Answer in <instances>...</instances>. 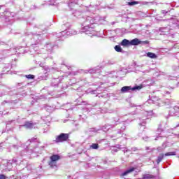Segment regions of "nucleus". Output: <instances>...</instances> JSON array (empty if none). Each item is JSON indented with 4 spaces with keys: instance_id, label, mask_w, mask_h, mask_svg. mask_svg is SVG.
I'll use <instances>...</instances> for the list:
<instances>
[{
    "instance_id": "nucleus-23",
    "label": "nucleus",
    "mask_w": 179,
    "mask_h": 179,
    "mask_svg": "<svg viewBox=\"0 0 179 179\" xmlns=\"http://www.w3.org/2000/svg\"><path fill=\"white\" fill-rule=\"evenodd\" d=\"M139 44H142V41L137 38L130 41V45H139Z\"/></svg>"
},
{
    "instance_id": "nucleus-52",
    "label": "nucleus",
    "mask_w": 179,
    "mask_h": 179,
    "mask_svg": "<svg viewBox=\"0 0 179 179\" xmlns=\"http://www.w3.org/2000/svg\"><path fill=\"white\" fill-rule=\"evenodd\" d=\"M162 15H166V13H169V11H167L166 10H162Z\"/></svg>"
},
{
    "instance_id": "nucleus-53",
    "label": "nucleus",
    "mask_w": 179,
    "mask_h": 179,
    "mask_svg": "<svg viewBox=\"0 0 179 179\" xmlns=\"http://www.w3.org/2000/svg\"><path fill=\"white\" fill-rule=\"evenodd\" d=\"M6 103H10L9 101H3L2 103H1V106H5V104H6Z\"/></svg>"
},
{
    "instance_id": "nucleus-57",
    "label": "nucleus",
    "mask_w": 179,
    "mask_h": 179,
    "mask_svg": "<svg viewBox=\"0 0 179 179\" xmlns=\"http://www.w3.org/2000/svg\"><path fill=\"white\" fill-rule=\"evenodd\" d=\"M12 122H15V120L8 121L7 122V125H10V124H12Z\"/></svg>"
},
{
    "instance_id": "nucleus-54",
    "label": "nucleus",
    "mask_w": 179,
    "mask_h": 179,
    "mask_svg": "<svg viewBox=\"0 0 179 179\" xmlns=\"http://www.w3.org/2000/svg\"><path fill=\"white\" fill-rule=\"evenodd\" d=\"M173 48H178L179 50V43L175 44Z\"/></svg>"
},
{
    "instance_id": "nucleus-36",
    "label": "nucleus",
    "mask_w": 179,
    "mask_h": 179,
    "mask_svg": "<svg viewBox=\"0 0 179 179\" xmlns=\"http://www.w3.org/2000/svg\"><path fill=\"white\" fill-rule=\"evenodd\" d=\"M115 51H117V52H122V54H124V50H122V48H121V46L118 45L115 46Z\"/></svg>"
},
{
    "instance_id": "nucleus-2",
    "label": "nucleus",
    "mask_w": 179,
    "mask_h": 179,
    "mask_svg": "<svg viewBox=\"0 0 179 179\" xmlns=\"http://www.w3.org/2000/svg\"><path fill=\"white\" fill-rule=\"evenodd\" d=\"M28 155L33 153H41L44 150V146L38 147V138L34 137L26 142Z\"/></svg>"
},
{
    "instance_id": "nucleus-55",
    "label": "nucleus",
    "mask_w": 179,
    "mask_h": 179,
    "mask_svg": "<svg viewBox=\"0 0 179 179\" xmlns=\"http://www.w3.org/2000/svg\"><path fill=\"white\" fill-rule=\"evenodd\" d=\"M23 85V83H18L17 84V87H20V86H22Z\"/></svg>"
},
{
    "instance_id": "nucleus-56",
    "label": "nucleus",
    "mask_w": 179,
    "mask_h": 179,
    "mask_svg": "<svg viewBox=\"0 0 179 179\" xmlns=\"http://www.w3.org/2000/svg\"><path fill=\"white\" fill-rule=\"evenodd\" d=\"M148 103H152L153 104H156V102H155L152 99H149L148 100Z\"/></svg>"
},
{
    "instance_id": "nucleus-14",
    "label": "nucleus",
    "mask_w": 179,
    "mask_h": 179,
    "mask_svg": "<svg viewBox=\"0 0 179 179\" xmlns=\"http://www.w3.org/2000/svg\"><path fill=\"white\" fill-rule=\"evenodd\" d=\"M37 124L36 123H33L31 122H25L22 125H20V127H23L24 128H26V129H33L36 128Z\"/></svg>"
},
{
    "instance_id": "nucleus-37",
    "label": "nucleus",
    "mask_w": 179,
    "mask_h": 179,
    "mask_svg": "<svg viewBox=\"0 0 179 179\" xmlns=\"http://www.w3.org/2000/svg\"><path fill=\"white\" fill-rule=\"evenodd\" d=\"M173 90V88L170 90V91H165L164 94V97H171V91Z\"/></svg>"
},
{
    "instance_id": "nucleus-40",
    "label": "nucleus",
    "mask_w": 179,
    "mask_h": 179,
    "mask_svg": "<svg viewBox=\"0 0 179 179\" xmlns=\"http://www.w3.org/2000/svg\"><path fill=\"white\" fill-rule=\"evenodd\" d=\"M20 145H22V143L18 141L17 144L13 145L12 148H13V149H19V146H20Z\"/></svg>"
},
{
    "instance_id": "nucleus-41",
    "label": "nucleus",
    "mask_w": 179,
    "mask_h": 179,
    "mask_svg": "<svg viewBox=\"0 0 179 179\" xmlns=\"http://www.w3.org/2000/svg\"><path fill=\"white\" fill-rule=\"evenodd\" d=\"M24 76L27 78V79H34V78H36L33 74L24 75Z\"/></svg>"
},
{
    "instance_id": "nucleus-5",
    "label": "nucleus",
    "mask_w": 179,
    "mask_h": 179,
    "mask_svg": "<svg viewBox=\"0 0 179 179\" xmlns=\"http://www.w3.org/2000/svg\"><path fill=\"white\" fill-rule=\"evenodd\" d=\"M143 85H135L134 87L131 86H124L121 88L120 92L122 93H129V92H136V90H141L143 89Z\"/></svg>"
},
{
    "instance_id": "nucleus-3",
    "label": "nucleus",
    "mask_w": 179,
    "mask_h": 179,
    "mask_svg": "<svg viewBox=\"0 0 179 179\" xmlns=\"http://www.w3.org/2000/svg\"><path fill=\"white\" fill-rule=\"evenodd\" d=\"M161 22H166V23H167L168 24L166 27L159 28V31H161V33H164V34H167L166 33H170V30L178 29L179 20L176 18L161 20Z\"/></svg>"
},
{
    "instance_id": "nucleus-31",
    "label": "nucleus",
    "mask_w": 179,
    "mask_h": 179,
    "mask_svg": "<svg viewBox=\"0 0 179 179\" xmlns=\"http://www.w3.org/2000/svg\"><path fill=\"white\" fill-rule=\"evenodd\" d=\"M81 100H82L81 98H79L76 100V102L78 104V106H87V101H81Z\"/></svg>"
},
{
    "instance_id": "nucleus-9",
    "label": "nucleus",
    "mask_w": 179,
    "mask_h": 179,
    "mask_svg": "<svg viewBox=\"0 0 179 179\" xmlns=\"http://www.w3.org/2000/svg\"><path fill=\"white\" fill-rule=\"evenodd\" d=\"M67 139H69V134L62 133L59 136H56V139L54 141L56 143H59L61 142H66Z\"/></svg>"
},
{
    "instance_id": "nucleus-18",
    "label": "nucleus",
    "mask_w": 179,
    "mask_h": 179,
    "mask_svg": "<svg viewBox=\"0 0 179 179\" xmlns=\"http://www.w3.org/2000/svg\"><path fill=\"white\" fill-rule=\"evenodd\" d=\"M141 131H145L146 128V119H140V122L138 123Z\"/></svg>"
},
{
    "instance_id": "nucleus-25",
    "label": "nucleus",
    "mask_w": 179,
    "mask_h": 179,
    "mask_svg": "<svg viewBox=\"0 0 179 179\" xmlns=\"http://www.w3.org/2000/svg\"><path fill=\"white\" fill-rule=\"evenodd\" d=\"M5 170H8V171H10V170H12V162H10V161L9 162H6L3 164Z\"/></svg>"
},
{
    "instance_id": "nucleus-28",
    "label": "nucleus",
    "mask_w": 179,
    "mask_h": 179,
    "mask_svg": "<svg viewBox=\"0 0 179 179\" xmlns=\"http://www.w3.org/2000/svg\"><path fill=\"white\" fill-rule=\"evenodd\" d=\"M156 178V176L152 174L145 173L143 175L142 179H155Z\"/></svg>"
},
{
    "instance_id": "nucleus-63",
    "label": "nucleus",
    "mask_w": 179,
    "mask_h": 179,
    "mask_svg": "<svg viewBox=\"0 0 179 179\" xmlns=\"http://www.w3.org/2000/svg\"><path fill=\"white\" fill-rule=\"evenodd\" d=\"M38 29H40L41 30H43V28H41V27H38Z\"/></svg>"
},
{
    "instance_id": "nucleus-58",
    "label": "nucleus",
    "mask_w": 179,
    "mask_h": 179,
    "mask_svg": "<svg viewBox=\"0 0 179 179\" xmlns=\"http://www.w3.org/2000/svg\"><path fill=\"white\" fill-rule=\"evenodd\" d=\"M113 8H114V5H111V6L110 7V6H107V8L108 9H113Z\"/></svg>"
},
{
    "instance_id": "nucleus-19",
    "label": "nucleus",
    "mask_w": 179,
    "mask_h": 179,
    "mask_svg": "<svg viewBox=\"0 0 179 179\" xmlns=\"http://www.w3.org/2000/svg\"><path fill=\"white\" fill-rule=\"evenodd\" d=\"M38 44H31L30 47V51L31 52H36V54H39L40 52H38L39 48Z\"/></svg>"
},
{
    "instance_id": "nucleus-48",
    "label": "nucleus",
    "mask_w": 179,
    "mask_h": 179,
    "mask_svg": "<svg viewBox=\"0 0 179 179\" xmlns=\"http://www.w3.org/2000/svg\"><path fill=\"white\" fill-rule=\"evenodd\" d=\"M145 150H148L149 152V153H150V152H153L154 150H155V148H150V147H146Z\"/></svg>"
},
{
    "instance_id": "nucleus-61",
    "label": "nucleus",
    "mask_w": 179,
    "mask_h": 179,
    "mask_svg": "<svg viewBox=\"0 0 179 179\" xmlns=\"http://www.w3.org/2000/svg\"><path fill=\"white\" fill-rule=\"evenodd\" d=\"M3 143H0V149L2 148V146H3Z\"/></svg>"
},
{
    "instance_id": "nucleus-1",
    "label": "nucleus",
    "mask_w": 179,
    "mask_h": 179,
    "mask_svg": "<svg viewBox=\"0 0 179 179\" xmlns=\"http://www.w3.org/2000/svg\"><path fill=\"white\" fill-rule=\"evenodd\" d=\"M81 22V33H85L87 36L93 37L96 35V31L93 24H102L103 22H106V17L96 15L95 17L86 16L80 19Z\"/></svg>"
},
{
    "instance_id": "nucleus-46",
    "label": "nucleus",
    "mask_w": 179,
    "mask_h": 179,
    "mask_svg": "<svg viewBox=\"0 0 179 179\" xmlns=\"http://www.w3.org/2000/svg\"><path fill=\"white\" fill-rule=\"evenodd\" d=\"M122 150L124 153H127V152H131V150L128 149L127 147L124 146Z\"/></svg>"
},
{
    "instance_id": "nucleus-22",
    "label": "nucleus",
    "mask_w": 179,
    "mask_h": 179,
    "mask_svg": "<svg viewBox=\"0 0 179 179\" xmlns=\"http://www.w3.org/2000/svg\"><path fill=\"white\" fill-rule=\"evenodd\" d=\"M132 171H135V168L132 167L124 171L123 173L120 174V177H125V176H128V174L132 173Z\"/></svg>"
},
{
    "instance_id": "nucleus-47",
    "label": "nucleus",
    "mask_w": 179,
    "mask_h": 179,
    "mask_svg": "<svg viewBox=\"0 0 179 179\" xmlns=\"http://www.w3.org/2000/svg\"><path fill=\"white\" fill-rule=\"evenodd\" d=\"M130 152H138L139 150V149H138V148L136 147H134L131 148V149H129Z\"/></svg>"
},
{
    "instance_id": "nucleus-10",
    "label": "nucleus",
    "mask_w": 179,
    "mask_h": 179,
    "mask_svg": "<svg viewBox=\"0 0 179 179\" xmlns=\"http://www.w3.org/2000/svg\"><path fill=\"white\" fill-rule=\"evenodd\" d=\"M16 52L15 48H10V50H4L1 53L0 55L1 56V58L5 59L8 58V57L10 55H13Z\"/></svg>"
},
{
    "instance_id": "nucleus-39",
    "label": "nucleus",
    "mask_w": 179,
    "mask_h": 179,
    "mask_svg": "<svg viewBox=\"0 0 179 179\" xmlns=\"http://www.w3.org/2000/svg\"><path fill=\"white\" fill-rule=\"evenodd\" d=\"M99 131H100V128H96V127H93V128H90L89 129V132H94V134H96V132H99Z\"/></svg>"
},
{
    "instance_id": "nucleus-21",
    "label": "nucleus",
    "mask_w": 179,
    "mask_h": 179,
    "mask_svg": "<svg viewBox=\"0 0 179 179\" xmlns=\"http://www.w3.org/2000/svg\"><path fill=\"white\" fill-rule=\"evenodd\" d=\"M113 127V125L111 124H105L103 126L99 127V131H103V132H107L110 128Z\"/></svg>"
},
{
    "instance_id": "nucleus-30",
    "label": "nucleus",
    "mask_w": 179,
    "mask_h": 179,
    "mask_svg": "<svg viewBox=\"0 0 179 179\" xmlns=\"http://www.w3.org/2000/svg\"><path fill=\"white\" fill-rule=\"evenodd\" d=\"M146 57H148V58H151L152 59L157 58V55L156 54L150 52L146 53Z\"/></svg>"
},
{
    "instance_id": "nucleus-7",
    "label": "nucleus",
    "mask_w": 179,
    "mask_h": 179,
    "mask_svg": "<svg viewBox=\"0 0 179 179\" xmlns=\"http://www.w3.org/2000/svg\"><path fill=\"white\" fill-rule=\"evenodd\" d=\"M31 34L32 37L31 39V44H41V41H43V35L33 33H31Z\"/></svg>"
},
{
    "instance_id": "nucleus-51",
    "label": "nucleus",
    "mask_w": 179,
    "mask_h": 179,
    "mask_svg": "<svg viewBox=\"0 0 179 179\" xmlns=\"http://www.w3.org/2000/svg\"><path fill=\"white\" fill-rule=\"evenodd\" d=\"M48 5H55V0L49 1Z\"/></svg>"
},
{
    "instance_id": "nucleus-42",
    "label": "nucleus",
    "mask_w": 179,
    "mask_h": 179,
    "mask_svg": "<svg viewBox=\"0 0 179 179\" xmlns=\"http://www.w3.org/2000/svg\"><path fill=\"white\" fill-rule=\"evenodd\" d=\"M113 122L115 125H118L120 124V117H114Z\"/></svg>"
},
{
    "instance_id": "nucleus-13",
    "label": "nucleus",
    "mask_w": 179,
    "mask_h": 179,
    "mask_svg": "<svg viewBox=\"0 0 179 179\" xmlns=\"http://www.w3.org/2000/svg\"><path fill=\"white\" fill-rule=\"evenodd\" d=\"M169 115L171 117L179 115V103H177L173 108L170 110Z\"/></svg>"
},
{
    "instance_id": "nucleus-8",
    "label": "nucleus",
    "mask_w": 179,
    "mask_h": 179,
    "mask_svg": "<svg viewBox=\"0 0 179 179\" xmlns=\"http://www.w3.org/2000/svg\"><path fill=\"white\" fill-rule=\"evenodd\" d=\"M61 159V156L59 155H53L50 156V161L49 162V166L52 169H57V162Z\"/></svg>"
},
{
    "instance_id": "nucleus-35",
    "label": "nucleus",
    "mask_w": 179,
    "mask_h": 179,
    "mask_svg": "<svg viewBox=\"0 0 179 179\" xmlns=\"http://www.w3.org/2000/svg\"><path fill=\"white\" fill-rule=\"evenodd\" d=\"M25 146H26L25 149L22 150L20 152V156H26V155H29V152H27V150H27V145H26V143H25Z\"/></svg>"
},
{
    "instance_id": "nucleus-24",
    "label": "nucleus",
    "mask_w": 179,
    "mask_h": 179,
    "mask_svg": "<svg viewBox=\"0 0 179 179\" xmlns=\"http://www.w3.org/2000/svg\"><path fill=\"white\" fill-rule=\"evenodd\" d=\"M99 89H100V86H99L96 90L90 88L88 89L87 92L90 93V94H100V92H99Z\"/></svg>"
},
{
    "instance_id": "nucleus-27",
    "label": "nucleus",
    "mask_w": 179,
    "mask_h": 179,
    "mask_svg": "<svg viewBox=\"0 0 179 179\" xmlns=\"http://www.w3.org/2000/svg\"><path fill=\"white\" fill-rule=\"evenodd\" d=\"M127 129V123H123V126L121 127V128L117 130V134L120 135H124V131Z\"/></svg>"
},
{
    "instance_id": "nucleus-38",
    "label": "nucleus",
    "mask_w": 179,
    "mask_h": 179,
    "mask_svg": "<svg viewBox=\"0 0 179 179\" xmlns=\"http://www.w3.org/2000/svg\"><path fill=\"white\" fill-rule=\"evenodd\" d=\"M138 4H139V1H132L127 2V5L129 6H134V5H138Z\"/></svg>"
},
{
    "instance_id": "nucleus-11",
    "label": "nucleus",
    "mask_w": 179,
    "mask_h": 179,
    "mask_svg": "<svg viewBox=\"0 0 179 179\" xmlns=\"http://www.w3.org/2000/svg\"><path fill=\"white\" fill-rule=\"evenodd\" d=\"M64 80V76H59L58 78H55L51 80L50 85L52 87H58L59 83Z\"/></svg>"
},
{
    "instance_id": "nucleus-33",
    "label": "nucleus",
    "mask_w": 179,
    "mask_h": 179,
    "mask_svg": "<svg viewBox=\"0 0 179 179\" xmlns=\"http://www.w3.org/2000/svg\"><path fill=\"white\" fill-rule=\"evenodd\" d=\"M164 103L166 106H171L174 103V100L171 99H165Z\"/></svg>"
},
{
    "instance_id": "nucleus-6",
    "label": "nucleus",
    "mask_w": 179,
    "mask_h": 179,
    "mask_svg": "<svg viewBox=\"0 0 179 179\" xmlns=\"http://www.w3.org/2000/svg\"><path fill=\"white\" fill-rule=\"evenodd\" d=\"M64 66H65L66 69H70L71 66L66 65L65 64V62H62L61 63V66L59 68H52L50 69V67H48V66H43V69L44 71H45L46 72H51L52 71H57V72L59 71V69H64Z\"/></svg>"
},
{
    "instance_id": "nucleus-60",
    "label": "nucleus",
    "mask_w": 179,
    "mask_h": 179,
    "mask_svg": "<svg viewBox=\"0 0 179 179\" xmlns=\"http://www.w3.org/2000/svg\"><path fill=\"white\" fill-rule=\"evenodd\" d=\"M39 66H41V68H43L44 64H43V63H41V64H39Z\"/></svg>"
},
{
    "instance_id": "nucleus-59",
    "label": "nucleus",
    "mask_w": 179,
    "mask_h": 179,
    "mask_svg": "<svg viewBox=\"0 0 179 179\" xmlns=\"http://www.w3.org/2000/svg\"><path fill=\"white\" fill-rule=\"evenodd\" d=\"M149 138V137H143V141H148V139Z\"/></svg>"
},
{
    "instance_id": "nucleus-17",
    "label": "nucleus",
    "mask_w": 179,
    "mask_h": 179,
    "mask_svg": "<svg viewBox=\"0 0 179 179\" xmlns=\"http://www.w3.org/2000/svg\"><path fill=\"white\" fill-rule=\"evenodd\" d=\"M101 71V70H100V66H96L85 71V73H100Z\"/></svg>"
},
{
    "instance_id": "nucleus-49",
    "label": "nucleus",
    "mask_w": 179,
    "mask_h": 179,
    "mask_svg": "<svg viewBox=\"0 0 179 179\" xmlns=\"http://www.w3.org/2000/svg\"><path fill=\"white\" fill-rule=\"evenodd\" d=\"M115 148H117V149H120V150H122V149H124V147H122L120 144L116 145Z\"/></svg>"
},
{
    "instance_id": "nucleus-50",
    "label": "nucleus",
    "mask_w": 179,
    "mask_h": 179,
    "mask_svg": "<svg viewBox=\"0 0 179 179\" xmlns=\"http://www.w3.org/2000/svg\"><path fill=\"white\" fill-rule=\"evenodd\" d=\"M8 177L5 176L4 174H0V179H7Z\"/></svg>"
},
{
    "instance_id": "nucleus-12",
    "label": "nucleus",
    "mask_w": 179,
    "mask_h": 179,
    "mask_svg": "<svg viewBox=\"0 0 179 179\" xmlns=\"http://www.w3.org/2000/svg\"><path fill=\"white\" fill-rule=\"evenodd\" d=\"M176 152H166V154H164V153L159 154L157 159V164H160V162H162V160L164 159V156H176Z\"/></svg>"
},
{
    "instance_id": "nucleus-44",
    "label": "nucleus",
    "mask_w": 179,
    "mask_h": 179,
    "mask_svg": "<svg viewBox=\"0 0 179 179\" xmlns=\"http://www.w3.org/2000/svg\"><path fill=\"white\" fill-rule=\"evenodd\" d=\"M164 131V129H163L162 124H159V127H158V129H157V131L158 132H163Z\"/></svg>"
},
{
    "instance_id": "nucleus-29",
    "label": "nucleus",
    "mask_w": 179,
    "mask_h": 179,
    "mask_svg": "<svg viewBox=\"0 0 179 179\" xmlns=\"http://www.w3.org/2000/svg\"><path fill=\"white\" fill-rule=\"evenodd\" d=\"M10 68H12V65L10 64H8L3 68V71L4 73H8V72L10 71Z\"/></svg>"
},
{
    "instance_id": "nucleus-62",
    "label": "nucleus",
    "mask_w": 179,
    "mask_h": 179,
    "mask_svg": "<svg viewBox=\"0 0 179 179\" xmlns=\"http://www.w3.org/2000/svg\"><path fill=\"white\" fill-rule=\"evenodd\" d=\"M176 72H178L179 71V66L176 68Z\"/></svg>"
},
{
    "instance_id": "nucleus-34",
    "label": "nucleus",
    "mask_w": 179,
    "mask_h": 179,
    "mask_svg": "<svg viewBox=\"0 0 179 179\" xmlns=\"http://www.w3.org/2000/svg\"><path fill=\"white\" fill-rule=\"evenodd\" d=\"M100 146H99V143H94L90 145V149H94V150H97Z\"/></svg>"
},
{
    "instance_id": "nucleus-43",
    "label": "nucleus",
    "mask_w": 179,
    "mask_h": 179,
    "mask_svg": "<svg viewBox=\"0 0 179 179\" xmlns=\"http://www.w3.org/2000/svg\"><path fill=\"white\" fill-rule=\"evenodd\" d=\"M164 144L162 145V146H159L157 148L158 152H164Z\"/></svg>"
},
{
    "instance_id": "nucleus-15",
    "label": "nucleus",
    "mask_w": 179,
    "mask_h": 179,
    "mask_svg": "<svg viewBox=\"0 0 179 179\" xmlns=\"http://www.w3.org/2000/svg\"><path fill=\"white\" fill-rule=\"evenodd\" d=\"M54 44H52V43H48L45 45L44 50H45V51H47V52H48L49 54H51V52L54 51Z\"/></svg>"
},
{
    "instance_id": "nucleus-20",
    "label": "nucleus",
    "mask_w": 179,
    "mask_h": 179,
    "mask_svg": "<svg viewBox=\"0 0 179 179\" xmlns=\"http://www.w3.org/2000/svg\"><path fill=\"white\" fill-rule=\"evenodd\" d=\"M12 15V13L6 9V10L2 13L0 14V17H4L6 20H8V17H10Z\"/></svg>"
},
{
    "instance_id": "nucleus-4",
    "label": "nucleus",
    "mask_w": 179,
    "mask_h": 179,
    "mask_svg": "<svg viewBox=\"0 0 179 179\" xmlns=\"http://www.w3.org/2000/svg\"><path fill=\"white\" fill-rule=\"evenodd\" d=\"M64 31L56 33V37L58 38H61V37H65V36H76L78 34V31L75 29H71V24L69 22H66L62 26Z\"/></svg>"
},
{
    "instance_id": "nucleus-45",
    "label": "nucleus",
    "mask_w": 179,
    "mask_h": 179,
    "mask_svg": "<svg viewBox=\"0 0 179 179\" xmlns=\"http://www.w3.org/2000/svg\"><path fill=\"white\" fill-rule=\"evenodd\" d=\"M17 162H22V160H19V157L13 158L12 163H17Z\"/></svg>"
},
{
    "instance_id": "nucleus-32",
    "label": "nucleus",
    "mask_w": 179,
    "mask_h": 179,
    "mask_svg": "<svg viewBox=\"0 0 179 179\" xmlns=\"http://www.w3.org/2000/svg\"><path fill=\"white\" fill-rule=\"evenodd\" d=\"M45 110L48 113H52V111H54L55 108H54V106L47 105V106H45Z\"/></svg>"
},
{
    "instance_id": "nucleus-16",
    "label": "nucleus",
    "mask_w": 179,
    "mask_h": 179,
    "mask_svg": "<svg viewBox=\"0 0 179 179\" xmlns=\"http://www.w3.org/2000/svg\"><path fill=\"white\" fill-rule=\"evenodd\" d=\"M79 0H70V2L67 3L70 10H75V5H78Z\"/></svg>"
},
{
    "instance_id": "nucleus-64",
    "label": "nucleus",
    "mask_w": 179,
    "mask_h": 179,
    "mask_svg": "<svg viewBox=\"0 0 179 179\" xmlns=\"http://www.w3.org/2000/svg\"><path fill=\"white\" fill-rule=\"evenodd\" d=\"M144 44H148V41H144Z\"/></svg>"
},
{
    "instance_id": "nucleus-26",
    "label": "nucleus",
    "mask_w": 179,
    "mask_h": 179,
    "mask_svg": "<svg viewBox=\"0 0 179 179\" xmlns=\"http://www.w3.org/2000/svg\"><path fill=\"white\" fill-rule=\"evenodd\" d=\"M120 45H122V47H128L131 45V41L128 39H123L120 43Z\"/></svg>"
}]
</instances>
